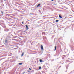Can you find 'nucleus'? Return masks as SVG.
Returning a JSON list of instances; mask_svg holds the SVG:
<instances>
[{
    "label": "nucleus",
    "instance_id": "nucleus-1",
    "mask_svg": "<svg viewBox=\"0 0 74 74\" xmlns=\"http://www.w3.org/2000/svg\"><path fill=\"white\" fill-rule=\"evenodd\" d=\"M40 47L42 51V50H43V46H42V45H41Z\"/></svg>",
    "mask_w": 74,
    "mask_h": 74
},
{
    "label": "nucleus",
    "instance_id": "nucleus-2",
    "mask_svg": "<svg viewBox=\"0 0 74 74\" xmlns=\"http://www.w3.org/2000/svg\"><path fill=\"white\" fill-rule=\"evenodd\" d=\"M25 26L26 27L27 30V29H28V26H27V25H25Z\"/></svg>",
    "mask_w": 74,
    "mask_h": 74
},
{
    "label": "nucleus",
    "instance_id": "nucleus-3",
    "mask_svg": "<svg viewBox=\"0 0 74 74\" xmlns=\"http://www.w3.org/2000/svg\"><path fill=\"white\" fill-rule=\"evenodd\" d=\"M59 17L60 18H62V17L60 15H59Z\"/></svg>",
    "mask_w": 74,
    "mask_h": 74
},
{
    "label": "nucleus",
    "instance_id": "nucleus-4",
    "mask_svg": "<svg viewBox=\"0 0 74 74\" xmlns=\"http://www.w3.org/2000/svg\"><path fill=\"white\" fill-rule=\"evenodd\" d=\"M41 67L39 66V70H41Z\"/></svg>",
    "mask_w": 74,
    "mask_h": 74
},
{
    "label": "nucleus",
    "instance_id": "nucleus-5",
    "mask_svg": "<svg viewBox=\"0 0 74 74\" xmlns=\"http://www.w3.org/2000/svg\"><path fill=\"white\" fill-rule=\"evenodd\" d=\"M24 55V53H23L21 55V56H23Z\"/></svg>",
    "mask_w": 74,
    "mask_h": 74
},
{
    "label": "nucleus",
    "instance_id": "nucleus-6",
    "mask_svg": "<svg viewBox=\"0 0 74 74\" xmlns=\"http://www.w3.org/2000/svg\"><path fill=\"white\" fill-rule=\"evenodd\" d=\"M40 5H41V4H38V5H37V7H39V6H40Z\"/></svg>",
    "mask_w": 74,
    "mask_h": 74
},
{
    "label": "nucleus",
    "instance_id": "nucleus-7",
    "mask_svg": "<svg viewBox=\"0 0 74 74\" xmlns=\"http://www.w3.org/2000/svg\"><path fill=\"white\" fill-rule=\"evenodd\" d=\"M56 46H55V51H56Z\"/></svg>",
    "mask_w": 74,
    "mask_h": 74
},
{
    "label": "nucleus",
    "instance_id": "nucleus-8",
    "mask_svg": "<svg viewBox=\"0 0 74 74\" xmlns=\"http://www.w3.org/2000/svg\"><path fill=\"white\" fill-rule=\"evenodd\" d=\"M40 62V63H41L42 62V60H39Z\"/></svg>",
    "mask_w": 74,
    "mask_h": 74
},
{
    "label": "nucleus",
    "instance_id": "nucleus-9",
    "mask_svg": "<svg viewBox=\"0 0 74 74\" xmlns=\"http://www.w3.org/2000/svg\"><path fill=\"white\" fill-rule=\"evenodd\" d=\"M59 21V20H57L56 21V22H58Z\"/></svg>",
    "mask_w": 74,
    "mask_h": 74
},
{
    "label": "nucleus",
    "instance_id": "nucleus-10",
    "mask_svg": "<svg viewBox=\"0 0 74 74\" xmlns=\"http://www.w3.org/2000/svg\"><path fill=\"white\" fill-rule=\"evenodd\" d=\"M19 65H22V63H19Z\"/></svg>",
    "mask_w": 74,
    "mask_h": 74
},
{
    "label": "nucleus",
    "instance_id": "nucleus-11",
    "mask_svg": "<svg viewBox=\"0 0 74 74\" xmlns=\"http://www.w3.org/2000/svg\"><path fill=\"white\" fill-rule=\"evenodd\" d=\"M5 42H6V43L7 42V40H5Z\"/></svg>",
    "mask_w": 74,
    "mask_h": 74
},
{
    "label": "nucleus",
    "instance_id": "nucleus-12",
    "mask_svg": "<svg viewBox=\"0 0 74 74\" xmlns=\"http://www.w3.org/2000/svg\"><path fill=\"white\" fill-rule=\"evenodd\" d=\"M63 56H64V57H66V56L65 55H63Z\"/></svg>",
    "mask_w": 74,
    "mask_h": 74
},
{
    "label": "nucleus",
    "instance_id": "nucleus-13",
    "mask_svg": "<svg viewBox=\"0 0 74 74\" xmlns=\"http://www.w3.org/2000/svg\"><path fill=\"white\" fill-rule=\"evenodd\" d=\"M24 22L23 21L22 22V24H23V23H24Z\"/></svg>",
    "mask_w": 74,
    "mask_h": 74
},
{
    "label": "nucleus",
    "instance_id": "nucleus-14",
    "mask_svg": "<svg viewBox=\"0 0 74 74\" xmlns=\"http://www.w3.org/2000/svg\"><path fill=\"white\" fill-rule=\"evenodd\" d=\"M29 69L30 70H31V69L30 68H29Z\"/></svg>",
    "mask_w": 74,
    "mask_h": 74
},
{
    "label": "nucleus",
    "instance_id": "nucleus-15",
    "mask_svg": "<svg viewBox=\"0 0 74 74\" xmlns=\"http://www.w3.org/2000/svg\"><path fill=\"white\" fill-rule=\"evenodd\" d=\"M28 73H30V71H28Z\"/></svg>",
    "mask_w": 74,
    "mask_h": 74
},
{
    "label": "nucleus",
    "instance_id": "nucleus-16",
    "mask_svg": "<svg viewBox=\"0 0 74 74\" xmlns=\"http://www.w3.org/2000/svg\"><path fill=\"white\" fill-rule=\"evenodd\" d=\"M25 73V72H23V74H24V73Z\"/></svg>",
    "mask_w": 74,
    "mask_h": 74
},
{
    "label": "nucleus",
    "instance_id": "nucleus-17",
    "mask_svg": "<svg viewBox=\"0 0 74 74\" xmlns=\"http://www.w3.org/2000/svg\"><path fill=\"white\" fill-rule=\"evenodd\" d=\"M51 1H53V0H51Z\"/></svg>",
    "mask_w": 74,
    "mask_h": 74
},
{
    "label": "nucleus",
    "instance_id": "nucleus-18",
    "mask_svg": "<svg viewBox=\"0 0 74 74\" xmlns=\"http://www.w3.org/2000/svg\"><path fill=\"white\" fill-rule=\"evenodd\" d=\"M5 0H4V1H5Z\"/></svg>",
    "mask_w": 74,
    "mask_h": 74
}]
</instances>
